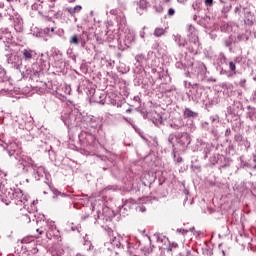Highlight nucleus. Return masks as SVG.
Listing matches in <instances>:
<instances>
[{"instance_id": "20e7f679", "label": "nucleus", "mask_w": 256, "mask_h": 256, "mask_svg": "<svg viewBox=\"0 0 256 256\" xmlns=\"http://www.w3.org/2000/svg\"><path fill=\"white\" fill-rule=\"evenodd\" d=\"M7 185L8 183L4 177H1L0 171V197L3 194L7 199H12L16 205H24V209H26L29 202L28 195H24L21 189H8Z\"/></svg>"}, {"instance_id": "4468645a", "label": "nucleus", "mask_w": 256, "mask_h": 256, "mask_svg": "<svg viewBox=\"0 0 256 256\" xmlns=\"http://www.w3.org/2000/svg\"><path fill=\"white\" fill-rule=\"evenodd\" d=\"M196 76L198 77V81H206L207 77V66L200 62L196 66Z\"/></svg>"}, {"instance_id": "bf43d9fd", "label": "nucleus", "mask_w": 256, "mask_h": 256, "mask_svg": "<svg viewBox=\"0 0 256 256\" xmlns=\"http://www.w3.org/2000/svg\"><path fill=\"white\" fill-rule=\"evenodd\" d=\"M212 38H216L217 34H210Z\"/></svg>"}, {"instance_id": "f8f14e48", "label": "nucleus", "mask_w": 256, "mask_h": 256, "mask_svg": "<svg viewBox=\"0 0 256 256\" xmlns=\"http://www.w3.org/2000/svg\"><path fill=\"white\" fill-rule=\"evenodd\" d=\"M21 55V61L23 65V61L24 63H31V61L37 57V52L36 50H32V48H23V50H21Z\"/></svg>"}, {"instance_id": "c756f323", "label": "nucleus", "mask_w": 256, "mask_h": 256, "mask_svg": "<svg viewBox=\"0 0 256 256\" xmlns=\"http://www.w3.org/2000/svg\"><path fill=\"white\" fill-rule=\"evenodd\" d=\"M44 32H45V34L52 36L55 32V28H54V26H46V28H44Z\"/></svg>"}, {"instance_id": "864d4df0", "label": "nucleus", "mask_w": 256, "mask_h": 256, "mask_svg": "<svg viewBox=\"0 0 256 256\" xmlns=\"http://www.w3.org/2000/svg\"><path fill=\"white\" fill-rule=\"evenodd\" d=\"M71 229H72V231H77V230H79V228H78V227H75L74 225L71 226Z\"/></svg>"}, {"instance_id": "ddd939ff", "label": "nucleus", "mask_w": 256, "mask_h": 256, "mask_svg": "<svg viewBox=\"0 0 256 256\" xmlns=\"http://www.w3.org/2000/svg\"><path fill=\"white\" fill-rule=\"evenodd\" d=\"M27 211H28V214L23 215L22 221H24V223H31V219L33 218V221H34L35 220L34 218L36 217L35 215L37 211L36 201H33L31 203V207H28Z\"/></svg>"}, {"instance_id": "6e6d98bb", "label": "nucleus", "mask_w": 256, "mask_h": 256, "mask_svg": "<svg viewBox=\"0 0 256 256\" xmlns=\"http://www.w3.org/2000/svg\"><path fill=\"white\" fill-rule=\"evenodd\" d=\"M112 104H113V105H117V104H118L117 107H120V106H121L120 103H116V102H114V101H112Z\"/></svg>"}, {"instance_id": "412c9836", "label": "nucleus", "mask_w": 256, "mask_h": 256, "mask_svg": "<svg viewBox=\"0 0 256 256\" xmlns=\"http://www.w3.org/2000/svg\"><path fill=\"white\" fill-rule=\"evenodd\" d=\"M135 60L137 61L138 65H140V67H142V65H144V63H146L147 58H146L145 54H137L135 56Z\"/></svg>"}, {"instance_id": "774afa93", "label": "nucleus", "mask_w": 256, "mask_h": 256, "mask_svg": "<svg viewBox=\"0 0 256 256\" xmlns=\"http://www.w3.org/2000/svg\"><path fill=\"white\" fill-rule=\"evenodd\" d=\"M69 2H74L75 0H68Z\"/></svg>"}, {"instance_id": "5fc2aeb1", "label": "nucleus", "mask_w": 256, "mask_h": 256, "mask_svg": "<svg viewBox=\"0 0 256 256\" xmlns=\"http://www.w3.org/2000/svg\"><path fill=\"white\" fill-rule=\"evenodd\" d=\"M98 215H97V219H101L102 215L101 212L97 211Z\"/></svg>"}, {"instance_id": "aec40b11", "label": "nucleus", "mask_w": 256, "mask_h": 256, "mask_svg": "<svg viewBox=\"0 0 256 256\" xmlns=\"http://www.w3.org/2000/svg\"><path fill=\"white\" fill-rule=\"evenodd\" d=\"M148 6V0H139L137 3V12H139V14H143L144 10H147Z\"/></svg>"}, {"instance_id": "052dcab7", "label": "nucleus", "mask_w": 256, "mask_h": 256, "mask_svg": "<svg viewBox=\"0 0 256 256\" xmlns=\"http://www.w3.org/2000/svg\"><path fill=\"white\" fill-rule=\"evenodd\" d=\"M126 113H132V109H127Z\"/></svg>"}, {"instance_id": "69168bd1", "label": "nucleus", "mask_w": 256, "mask_h": 256, "mask_svg": "<svg viewBox=\"0 0 256 256\" xmlns=\"http://www.w3.org/2000/svg\"><path fill=\"white\" fill-rule=\"evenodd\" d=\"M250 2H254V4H256V0H249Z\"/></svg>"}, {"instance_id": "3c124183", "label": "nucleus", "mask_w": 256, "mask_h": 256, "mask_svg": "<svg viewBox=\"0 0 256 256\" xmlns=\"http://www.w3.org/2000/svg\"><path fill=\"white\" fill-rule=\"evenodd\" d=\"M225 135L226 136L231 135V129H226Z\"/></svg>"}, {"instance_id": "a18cd8bd", "label": "nucleus", "mask_w": 256, "mask_h": 256, "mask_svg": "<svg viewBox=\"0 0 256 256\" xmlns=\"http://www.w3.org/2000/svg\"><path fill=\"white\" fill-rule=\"evenodd\" d=\"M210 120L212 121V123H216L219 121L218 117H210Z\"/></svg>"}, {"instance_id": "39448f33", "label": "nucleus", "mask_w": 256, "mask_h": 256, "mask_svg": "<svg viewBox=\"0 0 256 256\" xmlns=\"http://www.w3.org/2000/svg\"><path fill=\"white\" fill-rule=\"evenodd\" d=\"M168 143L172 145L174 151H176L175 143L179 145L180 149H186L191 143V137L189 133H178L177 135L172 133L168 137Z\"/></svg>"}, {"instance_id": "b1692460", "label": "nucleus", "mask_w": 256, "mask_h": 256, "mask_svg": "<svg viewBox=\"0 0 256 256\" xmlns=\"http://www.w3.org/2000/svg\"><path fill=\"white\" fill-rule=\"evenodd\" d=\"M80 41H81V36H78V34H73V36L70 37L71 45H79Z\"/></svg>"}, {"instance_id": "7c9ffc66", "label": "nucleus", "mask_w": 256, "mask_h": 256, "mask_svg": "<svg viewBox=\"0 0 256 256\" xmlns=\"http://www.w3.org/2000/svg\"><path fill=\"white\" fill-rule=\"evenodd\" d=\"M253 163H244V161L241 162V165H243V167H254V169H256V157H253Z\"/></svg>"}, {"instance_id": "f257e3e1", "label": "nucleus", "mask_w": 256, "mask_h": 256, "mask_svg": "<svg viewBox=\"0 0 256 256\" xmlns=\"http://www.w3.org/2000/svg\"><path fill=\"white\" fill-rule=\"evenodd\" d=\"M61 119L67 127L81 126L87 127V131H82L79 135V141L83 147L95 145L97 135L102 131V121L93 115H85L81 113L75 105L73 109H66L62 112Z\"/></svg>"}, {"instance_id": "1a4fd4ad", "label": "nucleus", "mask_w": 256, "mask_h": 256, "mask_svg": "<svg viewBox=\"0 0 256 256\" xmlns=\"http://www.w3.org/2000/svg\"><path fill=\"white\" fill-rule=\"evenodd\" d=\"M110 245L112 247H117L118 249H120L121 247H130L128 239H124V237H122L121 235H117L116 237H110L109 241L105 243V247H108V249H112Z\"/></svg>"}, {"instance_id": "393cba45", "label": "nucleus", "mask_w": 256, "mask_h": 256, "mask_svg": "<svg viewBox=\"0 0 256 256\" xmlns=\"http://www.w3.org/2000/svg\"><path fill=\"white\" fill-rule=\"evenodd\" d=\"M228 65L231 73H234V75H236L237 66H236L235 58L234 60H229Z\"/></svg>"}, {"instance_id": "6e6552de", "label": "nucleus", "mask_w": 256, "mask_h": 256, "mask_svg": "<svg viewBox=\"0 0 256 256\" xmlns=\"http://www.w3.org/2000/svg\"><path fill=\"white\" fill-rule=\"evenodd\" d=\"M9 83V76L6 68L0 64V95H12L11 89H6L5 85Z\"/></svg>"}, {"instance_id": "dca6fc26", "label": "nucleus", "mask_w": 256, "mask_h": 256, "mask_svg": "<svg viewBox=\"0 0 256 256\" xmlns=\"http://www.w3.org/2000/svg\"><path fill=\"white\" fill-rule=\"evenodd\" d=\"M174 41H175V43H177V45H178V47H180V49H182V47H187V45H188L186 38H183V36H181V34H174Z\"/></svg>"}, {"instance_id": "680f3d73", "label": "nucleus", "mask_w": 256, "mask_h": 256, "mask_svg": "<svg viewBox=\"0 0 256 256\" xmlns=\"http://www.w3.org/2000/svg\"><path fill=\"white\" fill-rule=\"evenodd\" d=\"M76 256H87V255H82V253H77Z\"/></svg>"}, {"instance_id": "09e8293b", "label": "nucleus", "mask_w": 256, "mask_h": 256, "mask_svg": "<svg viewBox=\"0 0 256 256\" xmlns=\"http://www.w3.org/2000/svg\"><path fill=\"white\" fill-rule=\"evenodd\" d=\"M66 92L71 95V86H66Z\"/></svg>"}, {"instance_id": "f704fd0d", "label": "nucleus", "mask_w": 256, "mask_h": 256, "mask_svg": "<svg viewBox=\"0 0 256 256\" xmlns=\"http://www.w3.org/2000/svg\"><path fill=\"white\" fill-rule=\"evenodd\" d=\"M246 83H247L246 78H241V80L239 81V86L243 87V89H245Z\"/></svg>"}, {"instance_id": "ea45409f", "label": "nucleus", "mask_w": 256, "mask_h": 256, "mask_svg": "<svg viewBox=\"0 0 256 256\" xmlns=\"http://www.w3.org/2000/svg\"><path fill=\"white\" fill-rule=\"evenodd\" d=\"M175 8H168V16H174Z\"/></svg>"}, {"instance_id": "9b49d317", "label": "nucleus", "mask_w": 256, "mask_h": 256, "mask_svg": "<svg viewBox=\"0 0 256 256\" xmlns=\"http://www.w3.org/2000/svg\"><path fill=\"white\" fill-rule=\"evenodd\" d=\"M108 15H112L115 16V19L117 20L119 27L121 28H125L126 24H127V18L123 12V10H121V8H111V10H109V12H107Z\"/></svg>"}, {"instance_id": "49530a36", "label": "nucleus", "mask_w": 256, "mask_h": 256, "mask_svg": "<svg viewBox=\"0 0 256 256\" xmlns=\"http://www.w3.org/2000/svg\"><path fill=\"white\" fill-rule=\"evenodd\" d=\"M222 61L224 63H228V58H227V56H225V54H223V56H222Z\"/></svg>"}, {"instance_id": "2eb2a0df", "label": "nucleus", "mask_w": 256, "mask_h": 256, "mask_svg": "<svg viewBox=\"0 0 256 256\" xmlns=\"http://www.w3.org/2000/svg\"><path fill=\"white\" fill-rule=\"evenodd\" d=\"M135 41V32L134 30H128L125 34L124 43L127 47H130Z\"/></svg>"}, {"instance_id": "13d9d810", "label": "nucleus", "mask_w": 256, "mask_h": 256, "mask_svg": "<svg viewBox=\"0 0 256 256\" xmlns=\"http://www.w3.org/2000/svg\"><path fill=\"white\" fill-rule=\"evenodd\" d=\"M224 73H226V70H221V71H220V74H221V75H224Z\"/></svg>"}, {"instance_id": "f3484780", "label": "nucleus", "mask_w": 256, "mask_h": 256, "mask_svg": "<svg viewBox=\"0 0 256 256\" xmlns=\"http://www.w3.org/2000/svg\"><path fill=\"white\" fill-rule=\"evenodd\" d=\"M14 28L17 32H22V30L24 29V21L21 16H16L14 18Z\"/></svg>"}, {"instance_id": "c9c22d12", "label": "nucleus", "mask_w": 256, "mask_h": 256, "mask_svg": "<svg viewBox=\"0 0 256 256\" xmlns=\"http://www.w3.org/2000/svg\"><path fill=\"white\" fill-rule=\"evenodd\" d=\"M156 12H163L164 8L161 4H158V6H154Z\"/></svg>"}, {"instance_id": "7ed1b4c3", "label": "nucleus", "mask_w": 256, "mask_h": 256, "mask_svg": "<svg viewBox=\"0 0 256 256\" xmlns=\"http://www.w3.org/2000/svg\"><path fill=\"white\" fill-rule=\"evenodd\" d=\"M4 57L7 65H10L12 69L20 71L23 77H26V75H29V77H40L43 71H48L51 67L49 54H43V52L37 58L36 62L32 63L31 67L27 66V64H23L21 56H19V54H15L13 50H10V46L8 48V52L4 53Z\"/></svg>"}, {"instance_id": "0eeeda50", "label": "nucleus", "mask_w": 256, "mask_h": 256, "mask_svg": "<svg viewBox=\"0 0 256 256\" xmlns=\"http://www.w3.org/2000/svg\"><path fill=\"white\" fill-rule=\"evenodd\" d=\"M188 38L190 39V43H192L191 53H197L200 47V40H199V32L193 24L188 26Z\"/></svg>"}, {"instance_id": "4be33fe9", "label": "nucleus", "mask_w": 256, "mask_h": 256, "mask_svg": "<svg viewBox=\"0 0 256 256\" xmlns=\"http://www.w3.org/2000/svg\"><path fill=\"white\" fill-rule=\"evenodd\" d=\"M184 117H188L189 119H196L198 117V113H195L191 109H185Z\"/></svg>"}, {"instance_id": "0e129e2a", "label": "nucleus", "mask_w": 256, "mask_h": 256, "mask_svg": "<svg viewBox=\"0 0 256 256\" xmlns=\"http://www.w3.org/2000/svg\"><path fill=\"white\" fill-rule=\"evenodd\" d=\"M208 157V153H207V151H205V158H207Z\"/></svg>"}, {"instance_id": "72a5a7b5", "label": "nucleus", "mask_w": 256, "mask_h": 256, "mask_svg": "<svg viewBox=\"0 0 256 256\" xmlns=\"http://www.w3.org/2000/svg\"><path fill=\"white\" fill-rule=\"evenodd\" d=\"M242 146H244L246 151H248V149H250V147H251V143H250V141H248V139H245L243 137Z\"/></svg>"}, {"instance_id": "423d86ee", "label": "nucleus", "mask_w": 256, "mask_h": 256, "mask_svg": "<svg viewBox=\"0 0 256 256\" xmlns=\"http://www.w3.org/2000/svg\"><path fill=\"white\" fill-rule=\"evenodd\" d=\"M36 232L38 233L37 237H40V235H43L45 232L47 239H59V237H61V233L59 229H57L55 221H46V226L36 229Z\"/></svg>"}, {"instance_id": "9d476101", "label": "nucleus", "mask_w": 256, "mask_h": 256, "mask_svg": "<svg viewBox=\"0 0 256 256\" xmlns=\"http://www.w3.org/2000/svg\"><path fill=\"white\" fill-rule=\"evenodd\" d=\"M0 41L5 45V53L10 49V43L13 41V34L8 28H0Z\"/></svg>"}, {"instance_id": "e2e57ef3", "label": "nucleus", "mask_w": 256, "mask_h": 256, "mask_svg": "<svg viewBox=\"0 0 256 256\" xmlns=\"http://www.w3.org/2000/svg\"><path fill=\"white\" fill-rule=\"evenodd\" d=\"M193 8H196V6H198V4H192Z\"/></svg>"}, {"instance_id": "58836bf2", "label": "nucleus", "mask_w": 256, "mask_h": 256, "mask_svg": "<svg viewBox=\"0 0 256 256\" xmlns=\"http://www.w3.org/2000/svg\"><path fill=\"white\" fill-rule=\"evenodd\" d=\"M82 9V6L80 4H77L76 6H74V14H76V12H80Z\"/></svg>"}, {"instance_id": "a878e982", "label": "nucleus", "mask_w": 256, "mask_h": 256, "mask_svg": "<svg viewBox=\"0 0 256 256\" xmlns=\"http://www.w3.org/2000/svg\"><path fill=\"white\" fill-rule=\"evenodd\" d=\"M132 207V201H126L122 207H120V212L125 213V211H128V209H131Z\"/></svg>"}, {"instance_id": "6ab92c4d", "label": "nucleus", "mask_w": 256, "mask_h": 256, "mask_svg": "<svg viewBox=\"0 0 256 256\" xmlns=\"http://www.w3.org/2000/svg\"><path fill=\"white\" fill-rule=\"evenodd\" d=\"M95 36L98 43H104V41H112V39L114 38V34H110V32H107L106 34H104V36H100L96 33Z\"/></svg>"}, {"instance_id": "37998d69", "label": "nucleus", "mask_w": 256, "mask_h": 256, "mask_svg": "<svg viewBox=\"0 0 256 256\" xmlns=\"http://www.w3.org/2000/svg\"><path fill=\"white\" fill-rule=\"evenodd\" d=\"M214 0H205L206 6H213Z\"/></svg>"}, {"instance_id": "473e14b6", "label": "nucleus", "mask_w": 256, "mask_h": 256, "mask_svg": "<svg viewBox=\"0 0 256 256\" xmlns=\"http://www.w3.org/2000/svg\"><path fill=\"white\" fill-rule=\"evenodd\" d=\"M5 4L0 2V20H3L4 16H6V12H3Z\"/></svg>"}, {"instance_id": "4d7b16f0", "label": "nucleus", "mask_w": 256, "mask_h": 256, "mask_svg": "<svg viewBox=\"0 0 256 256\" xmlns=\"http://www.w3.org/2000/svg\"><path fill=\"white\" fill-rule=\"evenodd\" d=\"M140 35L142 36V38H144L145 32H144V31H143V32H140Z\"/></svg>"}, {"instance_id": "a211bd4d", "label": "nucleus", "mask_w": 256, "mask_h": 256, "mask_svg": "<svg viewBox=\"0 0 256 256\" xmlns=\"http://www.w3.org/2000/svg\"><path fill=\"white\" fill-rule=\"evenodd\" d=\"M185 123L183 119H175L170 123V128L174 129V131H179V129H182L184 127Z\"/></svg>"}, {"instance_id": "a19ab883", "label": "nucleus", "mask_w": 256, "mask_h": 256, "mask_svg": "<svg viewBox=\"0 0 256 256\" xmlns=\"http://www.w3.org/2000/svg\"><path fill=\"white\" fill-rule=\"evenodd\" d=\"M241 61H242V56H235V58H234L235 65H236V63H241Z\"/></svg>"}, {"instance_id": "2f4dec72", "label": "nucleus", "mask_w": 256, "mask_h": 256, "mask_svg": "<svg viewBox=\"0 0 256 256\" xmlns=\"http://www.w3.org/2000/svg\"><path fill=\"white\" fill-rule=\"evenodd\" d=\"M234 139L238 143V145L243 146V141H244L243 135H235Z\"/></svg>"}, {"instance_id": "338daca9", "label": "nucleus", "mask_w": 256, "mask_h": 256, "mask_svg": "<svg viewBox=\"0 0 256 256\" xmlns=\"http://www.w3.org/2000/svg\"><path fill=\"white\" fill-rule=\"evenodd\" d=\"M164 2H170V0H163Z\"/></svg>"}, {"instance_id": "de8ad7c7", "label": "nucleus", "mask_w": 256, "mask_h": 256, "mask_svg": "<svg viewBox=\"0 0 256 256\" xmlns=\"http://www.w3.org/2000/svg\"><path fill=\"white\" fill-rule=\"evenodd\" d=\"M134 101H135L136 103H141V99H140L139 96L134 97Z\"/></svg>"}, {"instance_id": "79ce46f5", "label": "nucleus", "mask_w": 256, "mask_h": 256, "mask_svg": "<svg viewBox=\"0 0 256 256\" xmlns=\"http://www.w3.org/2000/svg\"><path fill=\"white\" fill-rule=\"evenodd\" d=\"M125 121H127V123H129L134 129L136 128L135 124H134V121L132 119L126 118Z\"/></svg>"}, {"instance_id": "603ef678", "label": "nucleus", "mask_w": 256, "mask_h": 256, "mask_svg": "<svg viewBox=\"0 0 256 256\" xmlns=\"http://www.w3.org/2000/svg\"><path fill=\"white\" fill-rule=\"evenodd\" d=\"M237 38H238V41H242L243 35L242 34H238Z\"/></svg>"}, {"instance_id": "bb28decb", "label": "nucleus", "mask_w": 256, "mask_h": 256, "mask_svg": "<svg viewBox=\"0 0 256 256\" xmlns=\"http://www.w3.org/2000/svg\"><path fill=\"white\" fill-rule=\"evenodd\" d=\"M233 43H234V37L232 35L228 36V38H225V40H224L225 47H229L230 49H231Z\"/></svg>"}, {"instance_id": "4c0bfd02", "label": "nucleus", "mask_w": 256, "mask_h": 256, "mask_svg": "<svg viewBox=\"0 0 256 256\" xmlns=\"http://www.w3.org/2000/svg\"><path fill=\"white\" fill-rule=\"evenodd\" d=\"M66 10H68V12L72 15L75 14V6H69L68 8H66Z\"/></svg>"}, {"instance_id": "5701e85b", "label": "nucleus", "mask_w": 256, "mask_h": 256, "mask_svg": "<svg viewBox=\"0 0 256 256\" xmlns=\"http://www.w3.org/2000/svg\"><path fill=\"white\" fill-rule=\"evenodd\" d=\"M84 249L86 251H91L93 249V245H92L91 241H89L87 235H85V237H84Z\"/></svg>"}, {"instance_id": "c85d7f7f", "label": "nucleus", "mask_w": 256, "mask_h": 256, "mask_svg": "<svg viewBox=\"0 0 256 256\" xmlns=\"http://www.w3.org/2000/svg\"><path fill=\"white\" fill-rule=\"evenodd\" d=\"M165 32H166L165 28L156 27L154 30V35L155 36H163V34H165Z\"/></svg>"}, {"instance_id": "8fccbe9b", "label": "nucleus", "mask_w": 256, "mask_h": 256, "mask_svg": "<svg viewBox=\"0 0 256 256\" xmlns=\"http://www.w3.org/2000/svg\"><path fill=\"white\" fill-rule=\"evenodd\" d=\"M235 12H241V6H236L235 7Z\"/></svg>"}, {"instance_id": "cd10ccee", "label": "nucleus", "mask_w": 256, "mask_h": 256, "mask_svg": "<svg viewBox=\"0 0 256 256\" xmlns=\"http://www.w3.org/2000/svg\"><path fill=\"white\" fill-rule=\"evenodd\" d=\"M247 117H248V119H250V121H256V110L255 109H251L247 113Z\"/></svg>"}, {"instance_id": "f03ea898", "label": "nucleus", "mask_w": 256, "mask_h": 256, "mask_svg": "<svg viewBox=\"0 0 256 256\" xmlns=\"http://www.w3.org/2000/svg\"><path fill=\"white\" fill-rule=\"evenodd\" d=\"M7 152L9 157H15L17 159V167L22 170V173H29L32 171V176L36 181H41V179H45L46 185L51 187V173L45 169V167L39 166L27 155H21L22 147L20 143L17 141H13L7 144Z\"/></svg>"}, {"instance_id": "c03bdc74", "label": "nucleus", "mask_w": 256, "mask_h": 256, "mask_svg": "<svg viewBox=\"0 0 256 256\" xmlns=\"http://www.w3.org/2000/svg\"><path fill=\"white\" fill-rule=\"evenodd\" d=\"M177 233H182V235H185L188 233V231L186 229H177Z\"/></svg>"}, {"instance_id": "e433bc0d", "label": "nucleus", "mask_w": 256, "mask_h": 256, "mask_svg": "<svg viewBox=\"0 0 256 256\" xmlns=\"http://www.w3.org/2000/svg\"><path fill=\"white\" fill-rule=\"evenodd\" d=\"M137 211H141V213H145L146 207L144 205H139V207H136Z\"/></svg>"}]
</instances>
